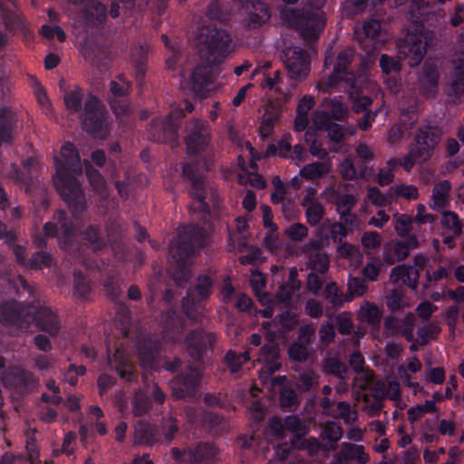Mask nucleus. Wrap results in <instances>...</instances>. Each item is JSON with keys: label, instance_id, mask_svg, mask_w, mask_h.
Here are the masks:
<instances>
[{"label": "nucleus", "instance_id": "e433bc0d", "mask_svg": "<svg viewBox=\"0 0 464 464\" xmlns=\"http://www.w3.org/2000/svg\"><path fill=\"white\" fill-rule=\"evenodd\" d=\"M329 256L322 250L312 251L308 254L306 268L324 275L329 269Z\"/></svg>", "mask_w": 464, "mask_h": 464}, {"label": "nucleus", "instance_id": "864d4df0", "mask_svg": "<svg viewBox=\"0 0 464 464\" xmlns=\"http://www.w3.org/2000/svg\"><path fill=\"white\" fill-rule=\"evenodd\" d=\"M285 431H290L296 438H302L308 432L304 421L296 415H290L285 418Z\"/></svg>", "mask_w": 464, "mask_h": 464}, {"label": "nucleus", "instance_id": "c756f323", "mask_svg": "<svg viewBox=\"0 0 464 464\" xmlns=\"http://www.w3.org/2000/svg\"><path fill=\"white\" fill-rule=\"evenodd\" d=\"M339 461L356 460L360 464H366L369 460V455L365 452L362 445L343 442L341 450L337 453Z\"/></svg>", "mask_w": 464, "mask_h": 464}, {"label": "nucleus", "instance_id": "a18cd8bd", "mask_svg": "<svg viewBox=\"0 0 464 464\" xmlns=\"http://www.w3.org/2000/svg\"><path fill=\"white\" fill-rule=\"evenodd\" d=\"M132 404L134 415L143 416L151 409L152 400L148 392L139 390L135 392Z\"/></svg>", "mask_w": 464, "mask_h": 464}, {"label": "nucleus", "instance_id": "cd10ccee", "mask_svg": "<svg viewBox=\"0 0 464 464\" xmlns=\"http://www.w3.org/2000/svg\"><path fill=\"white\" fill-rule=\"evenodd\" d=\"M381 24L378 20L371 19L364 22L360 38V45L367 53H371L375 50V40L379 37Z\"/></svg>", "mask_w": 464, "mask_h": 464}, {"label": "nucleus", "instance_id": "f03ea898", "mask_svg": "<svg viewBox=\"0 0 464 464\" xmlns=\"http://www.w3.org/2000/svg\"><path fill=\"white\" fill-rule=\"evenodd\" d=\"M205 230L198 225H188L181 227L176 246L169 248V256L176 264L177 273L186 280L188 274V265L196 251L204 246Z\"/></svg>", "mask_w": 464, "mask_h": 464}, {"label": "nucleus", "instance_id": "6e6d98bb", "mask_svg": "<svg viewBox=\"0 0 464 464\" xmlns=\"http://www.w3.org/2000/svg\"><path fill=\"white\" fill-rule=\"evenodd\" d=\"M441 225L443 227L450 230L454 236L462 234V223L457 213L453 211H444L441 217Z\"/></svg>", "mask_w": 464, "mask_h": 464}, {"label": "nucleus", "instance_id": "aec40b11", "mask_svg": "<svg viewBox=\"0 0 464 464\" xmlns=\"http://www.w3.org/2000/svg\"><path fill=\"white\" fill-rule=\"evenodd\" d=\"M439 79L437 64L425 61L419 77L420 93L428 98L435 97L439 91Z\"/></svg>", "mask_w": 464, "mask_h": 464}, {"label": "nucleus", "instance_id": "bb28decb", "mask_svg": "<svg viewBox=\"0 0 464 464\" xmlns=\"http://www.w3.org/2000/svg\"><path fill=\"white\" fill-rule=\"evenodd\" d=\"M218 454L217 448L209 442H199L188 448V464H211Z\"/></svg>", "mask_w": 464, "mask_h": 464}, {"label": "nucleus", "instance_id": "2eb2a0df", "mask_svg": "<svg viewBox=\"0 0 464 464\" xmlns=\"http://www.w3.org/2000/svg\"><path fill=\"white\" fill-rule=\"evenodd\" d=\"M217 334L202 328L190 330L185 338V346L188 355L196 362H201L208 351H213Z\"/></svg>", "mask_w": 464, "mask_h": 464}, {"label": "nucleus", "instance_id": "e2e57ef3", "mask_svg": "<svg viewBox=\"0 0 464 464\" xmlns=\"http://www.w3.org/2000/svg\"><path fill=\"white\" fill-rule=\"evenodd\" d=\"M51 256L44 251L35 252L27 261L26 266L31 269H41L51 266Z\"/></svg>", "mask_w": 464, "mask_h": 464}, {"label": "nucleus", "instance_id": "5fc2aeb1", "mask_svg": "<svg viewBox=\"0 0 464 464\" xmlns=\"http://www.w3.org/2000/svg\"><path fill=\"white\" fill-rule=\"evenodd\" d=\"M325 214L324 206L315 200H313L305 209V218L311 227L317 226Z\"/></svg>", "mask_w": 464, "mask_h": 464}, {"label": "nucleus", "instance_id": "7c9ffc66", "mask_svg": "<svg viewBox=\"0 0 464 464\" xmlns=\"http://www.w3.org/2000/svg\"><path fill=\"white\" fill-rule=\"evenodd\" d=\"M184 328L185 324L183 318L177 311L169 310L166 314L163 324L165 336L169 340L176 342L184 331Z\"/></svg>", "mask_w": 464, "mask_h": 464}, {"label": "nucleus", "instance_id": "338daca9", "mask_svg": "<svg viewBox=\"0 0 464 464\" xmlns=\"http://www.w3.org/2000/svg\"><path fill=\"white\" fill-rule=\"evenodd\" d=\"M315 334V326L313 324H306L300 326L297 334L296 343L310 346Z\"/></svg>", "mask_w": 464, "mask_h": 464}, {"label": "nucleus", "instance_id": "ea45409f", "mask_svg": "<svg viewBox=\"0 0 464 464\" xmlns=\"http://www.w3.org/2000/svg\"><path fill=\"white\" fill-rule=\"evenodd\" d=\"M323 296L334 308L342 307L345 302L352 301V297L344 295L335 282L326 284Z\"/></svg>", "mask_w": 464, "mask_h": 464}, {"label": "nucleus", "instance_id": "b1692460", "mask_svg": "<svg viewBox=\"0 0 464 464\" xmlns=\"http://www.w3.org/2000/svg\"><path fill=\"white\" fill-rule=\"evenodd\" d=\"M82 16L89 26H102L108 16L107 5L98 0H89L84 5Z\"/></svg>", "mask_w": 464, "mask_h": 464}, {"label": "nucleus", "instance_id": "4d7b16f0", "mask_svg": "<svg viewBox=\"0 0 464 464\" xmlns=\"http://www.w3.org/2000/svg\"><path fill=\"white\" fill-rule=\"evenodd\" d=\"M114 367L118 375L129 382H134L138 377L135 366L127 359L116 362Z\"/></svg>", "mask_w": 464, "mask_h": 464}, {"label": "nucleus", "instance_id": "49530a36", "mask_svg": "<svg viewBox=\"0 0 464 464\" xmlns=\"http://www.w3.org/2000/svg\"><path fill=\"white\" fill-rule=\"evenodd\" d=\"M92 291L91 280L81 271L73 272V295L81 298H87Z\"/></svg>", "mask_w": 464, "mask_h": 464}, {"label": "nucleus", "instance_id": "f257e3e1", "mask_svg": "<svg viewBox=\"0 0 464 464\" xmlns=\"http://www.w3.org/2000/svg\"><path fill=\"white\" fill-rule=\"evenodd\" d=\"M54 188L67 204L73 218L78 219L87 208L84 192L75 175L82 174V167L78 150L71 142L61 149V158L54 157Z\"/></svg>", "mask_w": 464, "mask_h": 464}, {"label": "nucleus", "instance_id": "79ce46f5", "mask_svg": "<svg viewBox=\"0 0 464 464\" xmlns=\"http://www.w3.org/2000/svg\"><path fill=\"white\" fill-rule=\"evenodd\" d=\"M84 97V92L82 88L76 87L72 91L65 92L63 95V101L65 108L71 113H79L82 110V100Z\"/></svg>", "mask_w": 464, "mask_h": 464}, {"label": "nucleus", "instance_id": "a19ab883", "mask_svg": "<svg viewBox=\"0 0 464 464\" xmlns=\"http://www.w3.org/2000/svg\"><path fill=\"white\" fill-rule=\"evenodd\" d=\"M192 87L195 92H202L210 82V69L205 65H197L191 73Z\"/></svg>", "mask_w": 464, "mask_h": 464}, {"label": "nucleus", "instance_id": "473e14b6", "mask_svg": "<svg viewBox=\"0 0 464 464\" xmlns=\"http://www.w3.org/2000/svg\"><path fill=\"white\" fill-rule=\"evenodd\" d=\"M82 238L88 247L97 252L106 246L104 232L100 225H90L82 232Z\"/></svg>", "mask_w": 464, "mask_h": 464}, {"label": "nucleus", "instance_id": "f704fd0d", "mask_svg": "<svg viewBox=\"0 0 464 464\" xmlns=\"http://www.w3.org/2000/svg\"><path fill=\"white\" fill-rule=\"evenodd\" d=\"M285 376H277L274 379V385L279 386V401L282 408H291L298 403V398L295 390L285 384Z\"/></svg>", "mask_w": 464, "mask_h": 464}, {"label": "nucleus", "instance_id": "5701e85b", "mask_svg": "<svg viewBox=\"0 0 464 464\" xmlns=\"http://www.w3.org/2000/svg\"><path fill=\"white\" fill-rule=\"evenodd\" d=\"M258 361L264 363V370L269 374H274L279 371L282 364L280 362V348L278 343L273 340H268L260 349Z\"/></svg>", "mask_w": 464, "mask_h": 464}, {"label": "nucleus", "instance_id": "8fccbe9b", "mask_svg": "<svg viewBox=\"0 0 464 464\" xmlns=\"http://www.w3.org/2000/svg\"><path fill=\"white\" fill-rule=\"evenodd\" d=\"M82 55L84 59L91 63L93 66L104 65L107 59L106 51L103 48L95 46H84L82 48Z\"/></svg>", "mask_w": 464, "mask_h": 464}, {"label": "nucleus", "instance_id": "69168bd1", "mask_svg": "<svg viewBox=\"0 0 464 464\" xmlns=\"http://www.w3.org/2000/svg\"><path fill=\"white\" fill-rule=\"evenodd\" d=\"M412 218L406 214L401 215L395 222L394 229L397 235L403 239H407L408 236H411L410 233L411 229Z\"/></svg>", "mask_w": 464, "mask_h": 464}, {"label": "nucleus", "instance_id": "9d476101", "mask_svg": "<svg viewBox=\"0 0 464 464\" xmlns=\"http://www.w3.org/2000/svg\"><path fill=\"white\" fill-rule=\"evenodd\" d=\"M80 121L82 129L95 137L103 132L106 126V110L95 95L88 94Z\"/></svg>", "mask_w": 464, "mask_h": 464}, {"label": "nucleus", "instance_id": "6e6552de", "mask_svg": "<svg viewBox=\"0 0 464 464\" xmlns=\"http://www.w3.org/2000/svg\"><path fill=\"white\" fill-rule=\"evenodd\" d=\"M442 129L436 125L425 124L420 126L414 135L412 142L409 145L413 153L428 161L434 155L436 148L441 141Z\"/></svg>", "mask_w": 464, "mask_h": 464}, {"label": "nucleus", "instance_id": "7ed1b4c3", "mask_svg": "<svg viewBox=\"0 0 464 464\" xmlns=\"http://www.w3.org/2000/svg\"><path fill=\"white\" fill-rule=\"evenodd\" d=\"M18 281L23 291L32 297L27 312L28 331L34 324L38 330L46 332L51 336H56L61 328L57 314L51 307L41 304L39 292L23 276H18Z\"/></svg>", "mask_w": 464, "mask_h": 464}, {"label": "nucleus", "instance_id": "4468645a", "mask_svg": "<svg viewBox=\"0 0 464 464\" xmlns=\"http://www.w3.org/2000/svg\"><path fill=\"white\" fill-rule=\"evenodd\" d=\"M32 297L27 296L24 301L14 299L0 304V323L3 325H14L23 332L28 331L27 312Z\"/></svg>", "mask_w": 464, "mask_h": 464}, {"label": "nucleus", "instance_id": "052dcab7", "mask_svg": "<svg viewBox=\"0 0 464 464\" xmlns=\"http://www.w3.org/2000/svg\"><path fill=\"white\" fill-rule=\"evenodd\" d=\"M13 379L14 384L16 387V389L22 392L28 391L33 386V375L24 370L18 369L17 371H15V372L13 375Z\"/></svg>", "mask_w": 464, "mask_h": 464}, {"label": "nucleus", "instance_id": "412c9836", "mask_svg": "<svg viewBox=\"0 0 464 464\" xmlns=\"http://www.w3.org/2000/svg\"><path fill=\"white\" fill-rule=\"evenodd\" d=\"M147 132L150 140L164 143L175 138L177 127L169 118L158 117L150 121Z\"/></svg>", "mask_w": 464, "mask_h": 464}, {"label": "nucleus", "instance_id": "20e7f679", "mask_svg": "<svg viewBox=\"0 0 464 464\" xmlns=\"http://www.w3.org/2000/svg\"><path fill=\"white\" fill-rule=\"evenodd\" d=\"M198 40L203 45L201 52L209 64L221 63L231 52L232 39L223 28L208 24L200 30Z\"/></svg>", "mask_w": 464, "mask_h": 464}, {"label": "nucleus", "instance_id": "f8f14e48", "mask_svg": "<svg viewBox=\"0 0 464 464\" xmlns=\"http://www.w3.org/2000/svg\"><path fill=\"white\" fill-rule=\"evenodd\" d=\"M202 380V372L196 366H188L171 381L173 395L178 399L196 397Z\"/></svg>", "mask_w": 464, "mask_h": 464}, {"label": "nucleus", "instance_id": "9b49d317", "mask_svg": "<svg viewBox=\"0 0 464 464\" xmlns=\"http://www.w3.org/2000/svg\"><path fill=\"white\" fill-rule=\"evenodd\" d=\"M292 23L306 41L316 40L325 26L323 14L311 10H293Z\"/></svg>", "mask_w": 464, "mask_h": 464}, {"label": "nucleus", "instance_id": "603ef678", "mask_svg": "<svg viewBox=\"0 0 464 464\" xmlns=\"http://www.w3.org/2000/svg\"><path fill=\"white\" fill-rule=\"evenodd\" d=\"M361 319L373 327H379L382 321V314L378 306L374 304L366 303L364 307H362Z\"/></svg>", "mask_w": 464, "mask_h": 464}, {"label": "nucleus", "instance_id": "a878e982", "mask_svg": "<svg viewBox=\"0 0 464 464\" xmlns=\"http://www.w3.org/2000/svg\"><path fill=\"white\" fill-rule=\"evenodd\" d=\"M419 279L420 272L412 266L399 265L391 271V280L392 283H401L411 290L417 289Z\"/></svg>", "mask_w": 464, "mask_h": 464}, {"label": "nucleus", "instance_id": "09e8293b", "mask_svg": "<svg viewBox=\"0 0 464 464\" xmlns=\"http://www.w3.org/2000/svg\"><path fill=\"white\" fill-rule=\"evenodd\" d=\"M329 166L324 162L315 161L310 164L304 166L300 174L303 178L306 179H316L324 177L328 174Z\"/></svg>", "mask_w": 464, "mask_h": 464}, {"label": "nucleus", "instance_id": "0eeeda50", "mask_svg": "<svg viewBox=\"0 0 464 464\" xmlns=\"http://www.w3.org/2000/svg\"><path fill=\"white\" fill-rule=\"evenodd\" d=\"M182 176L190 184L189 195L193 203L189 207L191 213L208 215L210 213L209 205L206 201L207 186L202 170L197 163H187L182 168Z\"/></svg>", "mask_w": 464, "mask_h": 464}, {"label": "nucleus", "instance_id": "72a5a7b5", "mask_svg": "<svg viewBox=\"0 0 464 464\" xmlns=\"http://www.w3.org/2000/svg\"><path fill=\"white\" fill-rule=\"evenodd\" d=\"M17 126V116L9 108H0V137L13 140Z\"/></svg>", "mask_w": 464, "mask_h": 464}, {"label": "nucleus", "instance_id": "774afa93", "mask_svg": "<svg viewBox=\"0 0 464 464\" xmlns=\"http://www.w3.org/2000/svg\"><path fill=\"white\" fill-rule=\"evenodd\" d=\"M368 0H344L343 11L348 16H355L367 7Z\"/></svg>", "mask_w": 464, "mask_h": 464}, {"label": "nucleus", "instance_id": "2f4dec72", "mask_svg": "<svg viewBox=\"0 0 464 464\" xmlns=\"http://www.w3.org/2000/svg\"><path fill=\"white\" fill-rule=\"evenodd\" d=\"M451 184L449 180H441L436 183L431 191L430 208L440 211L449 204V197Z\"/></svg>", "mask_w": 464, "mask_h": 464}, {"label": "nucleus", "instance_id": "393cba45", "mask_svg": "<svg viewBox=\"0 0 464 464\" xmlns=\"http://www.w3.org/2000/svg\"><path fill=\"white\" fill-rule=\"evenodd\" d=\"M356 202V198L353 194H338L334 200L336 212L339 214L340 219L349 225L350 228H353L357 220L356 214L353 212Z\"/></svg>", "mask_w": 464, "mask_h": 464}, {"label": "nucleus", "instance_id": "423d86ee", "mask_svg": "<svg viewBox=\"0 0 464 464\" xmlns=\"http://www.w3.org/2000/svg\"><path fill=\"white\" fill-rule=\"evenodd\" d=\"M213 292V280L208 275H199L194 286L187 290L182 298V310L188 319L194 323L201 322L203 317L202 304L207 301Z\"/></svg>", "mask_w": 464, "mask_h": 464}, {"label": "nucleus", "instance_id": "a211bd4d", "mask_svg": "<svg viewBox=\"0 0 464 464\" xmlns=\"http://www.w3.org/2000/svg\"><path fill=\"white\" fill-rule=\"evenodd\" d=\"M121 82L111 81L110 82V91L113 98L110 101V106L116 116H128L131 109L127 96L130 93L132 85L128 81H123L120 76Z\"/></svg>", "mask_w": 464, "mask_h": 464}, {"label": "nucleus", "instance_id": "6ab92c4d", "mask_svg": "<svg viewBox=\"0 0 464 464\" xmlns=\"http://www.w3.org/2000/svg\"><path fill=\"white\" fill-rule=\"evenodd\" d=\"M429 46L428 37L421 34H408L401 53L409 58V65L415 67L420 63Z\"/></svg>", "mask_w": 464, "mask_h": 464}, {"label": "nucleus", "instance_id": "f3484780", "mask_svg": "<svg viewBox=\"0 0 464 464\" xmlns=\"http://www.w3.org/2000/svg\"><path fill=\"white\" fill-rule=\"evenodd\" d=\"M419 240L415 235L408 236L407 239L392 240L383 247V260L388 265H394L406 259L410 252L419 247Z\"/></svg>", "mask_w": 464, "mask_h": 464}, {"label": "nucleus", "instance_id": "13d9d810", "mask_svg": "<svg viewBox=\"0 0 464 464\" xmlns=\"http://www.w3.org/2000/svg\"><path fill=\"white\" fill-rule=\"evenodd\" d=\"M322 127L327 131L330 140L335 143L343 141L345 137L343 127L336 122L321 121Z\"/></svg>", "mask_w": 464, "mask_h": 464}, {"label": "nucleus", "instance_id": "bf43d9fd", "mask_svg": "<svg viewBox=\"0 0 464 464\" xmlns=\"http://www.w3.org/2000/svg\"><path fill=\"white\" fill-rule=\"evenodd\" d=\"M288 356L292 361L304 362L309 356V346L294 341L288 348Z\"/></svg>", "mask_w": 464, "mask_h": 464}, {"label": "nucleus", "instance_id": "0e129e2a", "mask_svg": "<svg viewBox=\"0 0 464 464\" xmlns=\"http://www.w3.org/2000/svg\"><path fill=\"white\" fill-rule=\"evenodd\" d=\"M352 110L354 113H363L370 110L372 99L367 95L351 93Z\"/></svg>", "mask_w": 464, "mask_h": 464}, {"label": "nucleus", "instance_id": "1a4fd4ad", "mask_svg": "<svg viewBox=\"0 0 464 464\" xmlns=\"http://www.w3.org/2000/svg\"><path fill=\"white\" fill-rule=\"evenodd\" d=\"M356 52L348 47L341 50L334 62V71L325 80L329 88L338 85L341 82L347 83L352 90L356 88V74L350 66L354 60Z\"/></svg>", "mask_w": 464, "mask_h": 464}, {"label": "nucleus", "instance_id": "39448f33", "mask_svg": "<svg viewBox=\"0 0 464 464\" xmlns=\"http://www.w3.org/2000/svg\"><path fill=\"white\" fill-rule=\"evenodd\" d=\"M53 222H46L44 225V235H38L34 238L37 248L46 247V237H58L63 249L71 250L74 246L75 226L73 220L65 210L59 209L53 215Z\"/></svg>", "mask_w": 464, "mask_h": 464}, {"label": "nucleus", "instance_id": "680f3d73", "mask_svg": "<svg viewBox=\"0 0 464 464\" xmlns=\"http://www.w3.org/2000/svg\"><path fill=\"white\" fill-rule=\"evenodd\" d=\"M379 65L384 74L399 73L401 70V63L386 53L381 55Z\"/></svg>", "mask_w": 464, "mask_h": 464}, {"label": "nucleus", "instance_id": "ddd939ff", "mask_svg": "<svg viewBox=\"0 0 464 464\" xmlns=\"http://www.w3.org/2000/svg\"><path fill=\"white\" fill-rule=\"evenodd\" d=\"M280 57L291 79L301 81L308 75L311 63L310 56L301 46L285 47L281 52Z\"/></svg>", "mask_w": 464, "mask_h": 464}, {"label": "nucleus", "instance_id": "3c124183", "mask_svg": "<svg viewBox=\"0 0 464 464\" xmlns=\"http://www.w3.org/2000/svg\"><path fill=\"white\" fill-rule=\"evenodd\" d=\"M452 95L458 99L464 97V62L456 65L450 83Z\"/></svg>", "mask_w": 464, "mask_h": 464}, {"label": "nucleus", "instance_id": "c9c22d12", "mask_svg": "<svg viewBox=\"0 0 464 464\" xmlns=\"http://www.w3.org/2000/svg\"><path fill=\"white\" fill-rule=\"evenodd\" d=\"M323 372L327 376H334L343 380L346 377L347 365L341 362L337 356H327L323 360Z\"/></svg>", "mask_w": 464, "mask_h": 464}, {"label": "nucleus", "instance_id": "4c0bfd02", "mask_svg": "<svg viewBox=\"0 0 464 464\" xmlns=\"http://www.w3.org/2000/svg\"><path fill=\"white\" fill-rule=\"evenodd\" d=\"M153 427L145 420H140L134 427V441L137 444L152 445L156 441Z\"/></svg>", "mask_w": 464, "mask_h": 464}, {"label": "nucleus", "instance_id": "dca6fc26", "mask_svg": "<svg viewBox=\"0 0 464 464\" xmlns=\"http://www.w3.org/2000/svg\"><path fill=\"white\" fill-rule=\"evenodd\" d=\"M185 144L188 154L200 155L210 143V131L207 121L197 119L187 126Z\"/></svg>", "mask_w": 464, "mask_h": 464}, {"label": "nucleus", "instance_id": "58836bf2", "mask_svg": "<svg viewBox=\"0 0 464 464\" xmlns=\"http://www.w3.org/2000/svg\"><path fill=\"white\" fill-rule=\"evenodd\" d=\"M321 438L326 441L325 446L330 450L336 449V443L343 436V430L341 426L334 421L326 422L321 431Z\"/></svg>", "mask_w": 464, "mask_h": 464}, {"label": "nucleus", "instance_id": "c03bdc74", "mask_svg": "<svg viewBox=\"0 0 464 464\" xmlns=\"http://www.w3.org/2000/svg\"><path fill=\"white\" fill-rule=\"evenodd\" d=\"M249 359L250 357L247 352L237 353L233 350H228L225 354L224 362L230 372L237 373Z\"/></svg>", "mask_w": 464, "mask_h": 464}, {"label": "nucleus", "instance_id": "de8ad7c7", "mask_svg": "<svg viewBox=\"0 0 464 464\" xmlns=\"http://www.w3.org/2000/svg\"><path fill=\"white\" fill-rule=\"evenodd\" d=\"M386 305L392 313H396L409 306L408 301L404 298L402 289L395 288L386 295Z\"/></svg>", "mask_w": 464, "mask_h": 464}, {"label": "nucleus", "instance_id": "37998d69", "mask_svg": "<svg viewBox=\"0 0 464 464\" xmlns=\"http://www.w3.org/2000/svg\"><path fill=\"white\" fill-rule=\"evenodd\" d=\"M348 113L346 105L336 98L330 102L329 107L326 111H323L322 120L324 121H330L333 120L342 121Z\"/></svg>", "mask_w": 464, "mask_h": 464}, {"label": "nucleus", "instance_id": "4be33fe9", "mask_svg": "<svg viewBox=\"0 0 464 464\" xmlns=\"http://www.w3.org/2000/svg\"><path fill=\"white\" fill-rule=\"evenodd\" d=\"M247 16L246 25L249 29H257L269 21L271 12L268 5L261 0H251L246 4Z\"/></svg>", "mask_w": 464, "mask_h": 464}, {"label": "nucleus", "instance_id": "c85d7f7f", "mask_svg": "<svg viewBox=\"0 0 464 464\" xmlns=\"http://www.w3.org/2000/svg\"><path fill=\"white\" fill-rule=\"evenodd\" d=\"M137 349L140 362L145 367L154 368L156 358L159 355V344L150 336L138 342Z\"/></svg>", "mask_w": 464, "mask_h": 464}]
</instances>
